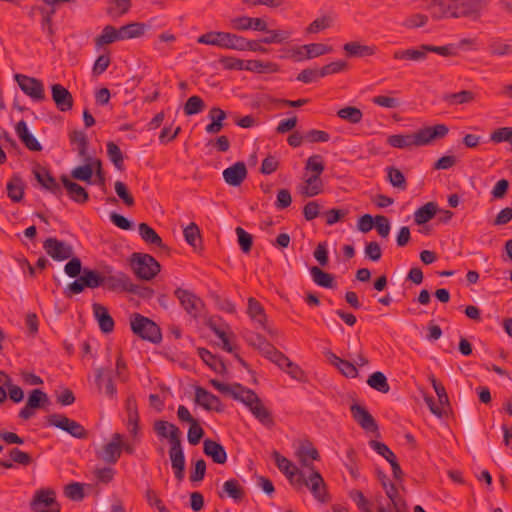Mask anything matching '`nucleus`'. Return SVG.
Returning a JSON list of instances; mask_svg holds the SVG:
<instances>
[{
  "mask_svg": "<svg viewBox=\"0 0 512 512\" xmlns=\"http://www.w3.org/2000/svg\"><path fill=\"white\" fill-rule=\"evenodd\" d=\"M209 383L219 392L230 395L233 399L246 405L253 416L266 428L271 429L275 426L271 411L264 406L261 399L253 390L244 387L240 383L228 385L217 379H211Z\"/></svg>",
  "mask_w": 512,
  "mask_h": 512,
  "instance_id": "nucleus-1",
  "label": "nucleus"
},
{
  "mask_svg": "<svg viewBox=\"0 0 512 512\" xmlns=\"http://www.w3.org/2000/svg\"><path fill=\"white\" fill-rule=\"evenodd\" d=\"M153 430L160 438L169 440V458L174 471L175 478L182 481L185 477V455L181 444V431L173 423L165 420H156L153 424Z\"/></svg>",
  "mask_w": 512,
  "mask_h": 512,
  "instance_id": "nucleus-2",
  "label": "nucleus"
},
{
  "mask_svg": "<svg viewBox=\"0 0 512 512\" xmlns=\"http://www.w3.org/2000/svg\"><path fill=\"white\" fill-rule=\"evenodd\" d=\"M449 128L445 124H436L419 129L411 134H394L387 138V143L394 148L407 149L431 144L447 136Z\"/></svg>",
  "mask_w": 512,
  "mask_h": 512,
  "instance_id": "nucleus-3",
  "label": "nucleus"
},
{
  "mask_svg": "<svg viewBox=\"0 0 512 512\" xmlns=\"http://www.w3.org/2000/svg\"><path fill=\"white\" fill-rule=\"evenodd\" d=\"M128 263L135 276L145 281L152 280L161 270L160 263L147 253H132Z\"/></svg>",
  "mask_w": 512,
  "mask_h": 512,
  "instance_id": "nucleus-4",
  "label": "nucleus"
},
{
  "mask_svg": "<svg viewBox=\"0 0 512 512\" xmlns=\"http://www.w3.org/2000/svg\"><path fill=\"white\" fill-rule=\"evenodd\" d=\"M105 286V275L99 271L90 268H84L82 274L73 282L67 285L63 294L67 298L80 294L85 288L95 289Z\"/></svg>",
  "mask_w": 512,
  "mask_h": 512,
  "instance_id": "nucleus-5",
  "label": "nucleus"
},
{
  "mask_svg": "<svg viewBox=\"0 0 512 512\" xmlns=\"http://www.w3.org/2000/svg\"><path fill=\"white\" fill-rule=\"evenodd\" d=\"M130 328L133 334L142 340H146L154 344L159 343L162 340L161 329L159 326L148 317L139 313H133L130 316Z\"/></svg>",
  "mask_w": 512,
  "mask_h": 512,
  "instance_id": "nucleus-6",
  "label": "nucleus"
},
{
  "mask_svg": "<svg viewBox=\"0 0 512 512\" xmlns=\"http://www.w3.org/2000/svg\"><path fill=\"white\" fill-rule=\"evenodd\" d=\"M243 36L230 32L210 31L198 37L199 44L217 46L222 49L241 50Z\"/></svg>",
  "mask_w": 512,
  "mask_h": 512,
  "instance_id": "nucleus-7",
  "label": "nucleus"
},
{
  "mask_svg": "<svg viewBox=\"0 0 512 512\" xmlns=\"http://www.w3.org/2000/svg\"><path fill=\"white\" fill-rule=\"evenodd\" d=\"M453 18L478 21L489 6V0H451Z\"/></svg>",
  "mask_w": 512,
  "mask_h": 512,
  "instance_id": "nucleus-8",
  "label": "nucleus"
},
{
  "mask_svg": "<svg viewBox=\"0 0 512 512\" xmlns=\"http://www.w3.org/2000/svg\"><path fill=\"white\" fill-rule=\"evenodd\" d=\"M49 426L59 428L77 439H87L89 432L79 422L63 414H51L46 418Z\"/></svg>",
  "mask_w": 512,
  "mask_h": 512,
  "instance_id": "nucleus-9",
  "label": "nucleus"
},
{
  "mask_svg": "<svg viewBox=\"0 0 512 512\" xmlns=\"http://www.w3.org/2000/svg\"><path fill=\"white\" fill-rule=\"evenodd\" d=\"M311 474L308 479H305L303 473L297 478L296 483L308 487L316 500L321 503L329 501L326 483L321 474L315 470L314 466L311 467Z\"/></svg>",
  "mask_w": 512,
  "mask_h": 512,
  "instance_id": "nucleus-10",
  "label": "nucleus"
},
{
  "mask_svg": "<svg viewBox=\"0 0 512 512\" xmlns=\"http://www.w3.org/2000/svg\"><path fill=\"white\" fill-rule=\"evenodd\" d=\"M15 81L22 92L35 102H42L46 99L43 82L35 77L24 74H15Z\"/></svg>",
  "mask_w": 512,
  "mask_h": 512,
  "instance_id": "nucleus-11",
  "label": "nucleus"
},
{
  "mask_svg": "<svg viewBox=\"0 0 512 512\" xmlns=\"http://www.w3.org/2000/svg\"><path fill=\"white\" fill-rule=\"evenodd\" d=\"M122 447L123 435L114 433L111 441L96 451V457L109 465H115L121 457Z\"/></svg>",
  "mask_w": 512,
  "mask_h": 512,
  "instance_id": "nucleus-12",
  "label": "nucleus"
},
{
  "mask_svg": "<svg viewBox=\"0 0 512 512\" xmlns=\"http://www.w3.org/2000/svg\"><path fill=\"white\" fill-rule=\"evenodd\" d=\"M49 403L48 395L40 390L34 389L29 393L26 405L19 411V418L28 420L35 415V410L44 407Z\"/></svg>",
  "mask_w": 512,
  "mask_h": 512,
  "instance_id": "nucleus-13",
  "label": "nucleus"
},
{
  "mask_svg": "<svg viewBox=\"0 0 512 512\" xmlns=\"http://www.w3.org/2000/svg\"><path fill=\"white\" fill-rule=\"evenodd\" d=\"M46 253L56 261H64L73 256V248L57 238H48L43 243Z\"/></svg>",
  "mask_w": 512,
  "mask_h": 512,
  "instance_id": "nucleus-14",
  "label": "nucleus"
},
{
  "mask_svg": "<svg viewBox=\"0 0 512 512\" xmlns=\"http://www.w3.org/2000/svg\"><path fill=\"white\" fill-rule=\"evenodd\" d=\"M174 295L177 297L181 306L189 315L194 318L199 315L200 310L203 307V302L198 296H196L193 292L183 288H177L174 291Z\"/></svg>",
  "mask_w": 512,
  "mask_h": 512,
  "instance_id": "nucleus-15",
  "label": "nucleus"
},
{
  "mask_svg": "<svg viewBox=\"0 0 512 512\" xmlns=\"http://www.w3.org/2000/svg\"><path fill=\"white\" fill-rule=\"evenodd\" d=\"M58 505L59 503L56 500L55 491L50 488H42L34 493L30 502V509L33 512H39L41 510L52 509Z\"/></svg>",
  "mask_w": 512,
  "mask_h": 512,
  "instance_id": "nucleus-16",
  "label": "nucleus"
},
{
  "mask_svg": "<svg viewBox=\"0 0 512 512\" xmlns=\"http://www.w3.org/2000/svg\"><path fill=\"white\" fill-rule=\"evenodd\" d=\"M106 289L114 292H136L135 284L124 272H116L113 275L105 276Z\"/></svg>",
  "mask_w": 512,
  "mask_h": 512,
  "instance_id": "nucleus-17",
  "label": "nucleus"
},
{
  "mask_svg": "<svg viewBox=\"0 0 512 512\" xmlns=\"http://www.w3.org/2000/svg\"><path fill=\"white\" fill-rule=\"evenodd\" d=\"M350 411L355 422L368 432H378V424L370 412L362 405L354 403L350 406Z\"/></svg>",
  "mask_w": 512,
  "mask_h": 512,
  "instance_id": "nucleus-18",
  "label": "nucleus"
},
{
  "mask_svg": "<svg viewBox=\"0 0 512 512\" xmlns=\"http://www.w3.org/2000/svg\"><path fill=\"white\" fill-rule=\"evenodd\" d=\"M195 402L207 411L222 412L224 410L220 398L200 386L195 388Z\"/></svg>",
  "mask_w": 512,
  "mask_h": 512,
  "instance_id": "nucleus-19",
  "label": "nucleus"
},
{
  "mask_svg": "<svg viewBox=\"0 0 512 512\" xmlns=\"http://www.w3.org/2000/svg\"><path fill=\"white\" fill-rule=\"evenodd\" d=\"M51 97L56 108L61 112L70 111L74 105V99L70 91L61 84L51 86Z\"/></svg>",
  "mask_w": 512,
  "mask_h": 512,
  "instance_id": "nucleus-20",
  "label": "nucleus"
},
{
  "mask_svg": "<svg viewBox=\"0 0 512 512\" xmlns=\"http://www.w3.org/2000/svg\"><path fill=\"white\" fill-rule=\"evenodd\" d=\"M36 180L39 184L53 195L60 197L62 195V188L51 173L44 167L39 165L33 170Z\"/></svg>",
  "mask_w": 512,
  "mask_h": 512,
  "instance_id": "nucleus-21",
  "label": "nucleus"
},
{
  "mask_svg": "<svg viewBox=\"0 0 512 512\" xmlns=\"http://www.w3.org/2000/svg\"><path fill=\"white\" fill-rule=\"evenodd\" d=\"M247 174L245 163L238 161L223 171V178L228 185L238 187L246 179Z\"/></svg>",
  "mask_w": 512,
  "mask_h": 512,
  "instance_id": "nucleus-22",
  "label": "nucleus"
},
{
  "mask_svg": "<svg viewBox=\"0 0 512 512\" xmlns=\"http://www.w3.org/2000/svg\"><path fill=\"white\" fill-rule=\"evenodd\" d=\"M95 384L99 391H101L104 386L105 394L110 398H114L116 396L117 389L113 383L112 371L110 368L100 367L95 370Z\"/></svg>",
  "mask_w": 512,
  "mask_h": 512,
  "instance_id": "nucleus-23",
  "label": "nucleus"
},
{
  "mask_svg": "<svg viewBox=\"0 0 512 512\" xmlns=\"http://www.w3.org/2000/svg\"><path fill=\"white\" fill-rule=\"evenodd\" d=\"M60 180L67 190L68 196L78 204H84L89 200V194L84 187L69 179L67 175H62Z\"/></svg>",
  "mask_w": 512,
  "mask_h": 512,
  "instance_id": "nucleus-24",
  "label": "nucleus"
},
{
  "mask_svg": "<svg viewBox=\"0 0 512 512\" xmlns=\"http://www.w3.org/2000/svg\"><path fill=\"white\" fill-rule=\"evenodd\" d=\"M92 310L100 330L106 334L111 333L114 330L115 323L108 309L100 303H93Z\"/></svg>",
  "mask_w": 512,
  "mask_h": 512,
  "instance_id": "nucleus-25",
  "label": "nucleus"
},
{
  "mask_svg": "<svg viewBox=\"0 0 512 512\" xmlns=\"http://www.w3.org/2000/svg\"><path fill=\"white\" fill-rule=\"evenodd\" d=\"M203 452L217 464H224L227 461V453L223 445L212 439L204 440Z\"/></svg>",
  "mask_w": 512,
  "mask_h": 512,
  "instance_id": "nucleus-26",
  "label": "nucleus"
},
{
  "mask_svg": "<svg viewBox=\"0 0 512 512\" xmlns=\"http://www.w3.org/2000/svg\"><path fill=\"white\" fill-rule=\"evenodd\" d=\"M15 131L21 142L30 151H41L42 146L39 141L29 132L24 120L19 121L15 126Z\"/></svg>",
  "mask_w": 512,
  "mask_h": 512,
  "instance_id": "nucleus-27",
  "label": "nucleus"
},
{
  "mask_svg": "<svg viewBox=\"0 0 512 512\" xmlns=\"http://www.w3.org/2000/svg\"><path fill=\"white\" fill-rule=\"evenodd\" d=\"M138 231L141 239L146 244L156 246L164 251H169L168 246L163 243L162 238L147 223H140L138 226Z\"/></svg>",
  "mask_w": 512,
  "mask_h": 512,
  "instance_id": "nucleus-28",
  "label": "nucleus"
},
{
  "mask_svg": "<svg viewBox=\"0 0 512 512\" xmlns=\"http://www.w3.org/2000/svg\"><path fill=\"white\" fill-rule=\"evenodd\" d=\"M428 10L430 15L435 20L443 18H453L452 2L451 0H437L433 1Z\"/></svg>",
  "mask_w": 512,
  "mask_h": 512,
  "instance_id": "nucleus-29",
  "label": "nucleus"
},
{
  "mask_svg": "<svg viewBox=\"0 0 512 512\" xmlns=\"http://www.w3.org/2000/svg\"><path fill=\"white\" fill-rule=\"evenodd\" d=\"M272 456L278 469L286 475L291 483H293L295 475L300 477L302 472L288 458L281 455L278 451H273Z\"/></svg>",
  "mask_w": 512,
  "mask_h": 512,
  "instance_id": "nucleus-30",
  "label": "nucleus"
},
{
  "mask_svg": "<svg viewBox=\"0 0 512 512\" xmlns=\"http://www.w3.org/2000/svg\"><path fill=\"white\" fill-rule=\"evenodd\" d=\"M25 183L19 174H13L6 185L7 195L11 201L18 203L23 199Z\"/></svg>",
  "mask_w": 512,
  "mask_h": 512,
  "instance_id": "nucleus-31",
  "label": "nucleus"
},
{
  "mask_svg": "<svg viewBox=\"0 0 512 512\" xmlns=\"http://www.w3.org/2000/svg\"><path fill=\"white\" fill-rule=\"evenodd\" d=\"M343 50L349 57H366L376 54L377 47L374 45H363L352 41L344 44Z\"/></svg>",
  "mask_w": 512,
  "mask_h": 512,
  "instance_id": "nucleus-32",
  "label": "nucleus"
},
{
  "mask_svg": "<svg viewBox=\"0 0 512 512\" xmlns=\"http://www.w3.org/2000/svg\"><path fill=\"white\" fill-rule=\"evenodd\" d=\"M198 355L203 360V362L208 365L214 372L221 375L227 372V368L223 360L212 354L208 349L199 348Z\"/></svg>",
  "mask_w": 512,
  "mask_h": 512,
  "instance_id": "nucleus-33",
  "label": "nucleus"
},
{
  "mask_svg": "<svg viewBox=\"0 0 512 512\" xmlns=\"http://www.w3.org/2000/svg\"><path fill=\"white\" fill-rule=\"evenodd\" d=\"M247 314L260 327H265V323L268 322L263 305L253 297L248 298Z\"/></svg>",
  "mask_w": 512,
  "mask_h": 512,
  "instance_id": "nucleus-34",
  "label": "nucleus"
},
{
  "mask_svg": "<svg viewBox=\"0 0 512 512\" xmlns=\"http://www.w3.org/2000/svg\"><path fill=\"white\" fill-rule=\"evenodd\" d=\"M425 44L420 45L418 48H409L405 50H396L393 53L395 60H406V61H422L427 57L426 50L424 49Z\"/></svg>",
  "mask_w": 512,
  "mask_h": 512,
  "instance_id": "nucleus-35",
  "label": "nucleus"
},
{
  "mask_svg": "<svg viewBox=\"0 0 512 512\" xmlns=\"http://www.w3.org/2000/svg\"><path fill=\"white\" fill-rule=\"evenodd\" d=\"M328 359L331 364L338 368V370L345 376L350 378H355L358 376V370L354 364L351 362L344 360L332 352L327 354Z\"/></svg>",
  "mask_w": 512,
  "mask_h": 512,
  "instance_id": "nucleus-36",
  "label": "nucleus"
},
{
  "mask_svg": "<svg viewBox=\"0 0 512 512\" xmlns=\"http://www.w3.org/2000/svg\"><path fill=\"white\" fill-rule=\"evenodd\" d=\"M95 46L97 49L104 45L112 44L116 41H121L119 29H116L112 25H106L101 34L95 38Z\"/></svg>",
  "mask_w": 512,
  "mask_h": 512,
  "instance_id": "nucleus-37",
  "label": "nucleus"
},
{
  "mask_svg": "<svg viewBox=\"0 0 512 512\" xmlns=\"http://www.w3.org/2000/svg\"><path fill=\"white\" fill-rule=\"evenodd\" d=\"M313 281L320 287L333 289L336 287L335 278L332 274L323 271L317 266L310 268Z\"/></svg>",
  "mask_w": 512,
  "mask_h": 512,
  "instance_id": "nucleus-38",
  "label": "nucleus"
},
{
  "mask_svg": "<svg viewBox=\"0 0 512 512\" xmlns=\"http://www.w3.org/2000/svg\"><path fill=\"white\" fill-rule=\"evenodd\" d=\"M438 211V205L435 202H428L414 212V222L422 225L434 218Z\"/></svg>",
  "mask_w": 512,
  "mask_h": 512,
  "instance_id": "nucleus-39",
  "label": "nucleus"
},
{
  "mask_svg": "<svg viewBox=\"0 0 512 512\" xmlns=\"http://www.w3.org/2000/svg\"><path fill=\"white\" fill-rule=\"evenodd\" d=\"M245 70L263 74V73H276L279 71L278 64L274 62H263L261 60H247Z\"/></svg>",
  "mask_w": 512,
  "mask_h": 512,
  "instance_id": "nucleus-40",
  "label": "nucleus"
},
{
  "mask_svg": "<svg viewBox=\"0 0 512 512\" xmlns=\"http://www.w3.org/2000/svg\"><path fill=\"white\" fill-rule=\"evenodd\" d=\"M147 25L140 22H132L119 28L121 40L132 39L142 36L146 31Z\"/></svg>",
  "mask_w": 512,
  "mask_h": 512,
  "instance_id": "nucleus-41",
  "label": "nucleus"
},
{
  "mask_svg": "<svg viewBox=\"0 0 512 512\" xmlns=\"http://www.w3.org/2000/svg\"><path fill=\"white\" fill-rule=\"evenodd\" d=\"M0 382L8 389L10 399L19 403L24 398V392L21 387L12 383L11 377L4 371L0 370Z\"/></svg>",
  "mask_w": 512,
  "mask_h": 512,
  "instance_id": "nucleus-42",
  "label": "nucleus"
},
{
  "mask_svg": "<svg viewBox=\"0 0 512 512\" xmlns=\"http://www.w3.org/2000/svg\"><path fill=\"white\" fill-rule=\"evenodd\" d=\"M386 496L390 500L386 507L394 508L400 512V509L408 508L406 500L400 496L394 483H389V487L385 489Z\"/></svg>",
  "mask_w": 512,
  "mask_h": 512,
  "instance_id": "nucleus-43",
  "label": "nucleus"
},
{
  "mask_svg": "<svg viewBox=\"0 0 512 512\" xmlns=\"http://www.w3.org/2000/svg\"><path fill=\"white\" fill-rule=\"evenodd\" d=\"M475 99V94L470 90H462L456 93H449L443 96V101L449 105H460L470 103Z\"/></svg>",
  "mask_w": 512,
  "mask_h": 512,
  "instance_id": "nucleus-44",
  "label": "nucleus"
},
{
  "mask_svg": "<svg viewBox=\"0 0 512 512\" xmlns=\"http://www.w3.org/2000/svg\"><path fill=\"white\" fill-rule=\"evenodd\" d=\"M367 384L381 393H388L390 390L387 377L380 371L372 373L367 379Z\"/></svg>",
  "mask_w": 512,
  "mask_h": 512,
  "instance_id": "nucleus-45",
  "label": "nucleus"
},
{
  "mask_svg": "<svg viewBox=\"0 0 512 512\" xmlns=\"http://www.w3.org/2000/svg\"><path fill=\"white\" fill-rule=\"evenodd\" d=\"M107 147V156L109 160L113 163V165L119 170H124V156L117 144L113 141H109L106 145Z\"/></svg>",
  "mask_w": 512,
  "mask_h": 512,
  "instance_id": "nucleus-46",
  "label": "nucleus"
},
{
  "mask_svg": "<svg viewBox=\"0 0 512 512\" xmlns=\"http://www.w3.org/2000/svg\"><path fill=\"white\" fill-rule=\"evenodd\" d=\"M69 140L71 144H77L79 156L86 157L89 142L85 132L74 130L69 134Z\"/></svg>",
  "mask_w": 512,
  "mask_h": 512,
  "instance_id": "nucleus-47",
  "label": "nucleus"
},
{
  "mask_svg": "<svg viewBox=\"0 0 512 512\" xmlns=\"http://www.w3.org/2000/svg\"><path fill=\"white\" fill-rule=\"evenodd\" d=\"M305 49V59H312L332 52L333 48L322 43H311L300 46Z\"/></svg>",
  "mask_w": 512,
  "mask_h": 512,
  "instance_id": "nucleus-48",
  "label": "nucleus"
},
{
  "mask_svg": "<svg viewBox=\"0 0 512 512\" xmlns=\"http://www.w3.org/2000/svg\"><path fill=\"white\" fill-rule=\"evenodd\" d=\"M306 185L302 189V194L307 197H313L320 194L323 190V182L318 175H311L306 179Z\"/></svg>",
  "mask_w": 512,
  "mask_h": 512,
  "instance_id": "nucleus-49",
  "label": "nucleus"
},
{
  "mask_svg": "<svg viewBox=\"0 0 512 512\" xmlns=\"http://www.w3.org/2000/svg\"><path fill=\"white\" fill-rule=\"evenodd\" d=\"M183 234L186 242L194 247V249H197V247L201 246V233L197 224L191 222L187 227L184 228Z\"/></svg>",
  "mask_w": 512,
  "mask_h": 512,
  "instance_id": "nucleus-50",
  "label": "nucleus"
},
{
  "mask_svg": "<svg viewBox=\"0 0 512 512\" xmlns=\"http://www.w3.org/2000/svg\"><path fill=\"white\" fill-rule=\"evenodd\" d=\"M247 342L249 345L257 348L264 356H267L268 353L273 349V345L269 343L264 336L259 333H252L247 337Z\"/></svg>",
  "mask_w": 512,
  "mask_h": 512,
  "instance_id": "nucleus-51",
  "label": "nucleus"
},
{
  "mask_svg": "<svg viewBox=\"0 0 512 512\" xmlns=\"http://www.w3.org/2000/svg\"><path fill=\"white\" fill-rule=\"evenodd\" d=\"M337 116L349 123L357 124L361 122L363 118V113L357 107L348 106L338 110Z\"/></svg>",
  "mask_w": 512,
  "mask_h": 512,
  "instance_id": "nucleus-52",
  "label": "nucleus"
},
{
  "mask_svg": "<svg viewBox=\"0 0 512 512\" xmlns=\"http://www.w3.org/2000/svg\"><path fill=\"white\" fill-rule=\"evenodd\" d=\"M36 9L40 12L42 19H41V27L42 30L46 31L48 36L52 38L54 36V29L52 26V18L56 12L55 8H51L50 10L46 9L45 7H36Z\"/></svg>",
  "mask_w": 512,
  "mask_h": 512,
  "instance_id": "nucleus-53",
  "label": "nucleus"
},
{
  "mask_svg": "<svg viewBox=\"0 0 512 512\" xmlns=\"http://www.w3.org/2000/svg\"><path fill=\"white\" fill-rule=\"evenodd\" d=\"M223 491L233 500L240 501L245 493L236 479H230L223 484Z\"/></svg>",
  "mask_w": 512,
  "mask_h": 512,
  "instance_id": "nucleus-54",
  "label": "nucleus"
},
{
  "mask_svg": "<svg viewBox=\"0 0 512 512\" xmlns=\"http://www.w3.org/2000/svg\"><path fill=\"white\" fill-rule=\"evenodd\" d=\"M387 177L393 187L400 190H405L407 188L405 176L398 168L393 166L388 167Z\"/></svg>",
  "mask_w": 512,
  "mask_h": 512,
  "instance_id": "nucleus-55",
  "label": "nucleus"
},
{
  "mask_svg": "<svg viewBox=\"0 0 512 512\" xmlns=\"http://www.w3.org/2000/svg\"><path fill=\"white\" fill-rule=\"evenodd\" d=\"M297 456L303 466H306L311 469L313 466L307 462V459L310 458L312 460H319L320 455L316 448H314L311 444L308 446H301L297 451Z\"/></svg>",
  "mask_w": 512,
  "mask_h": 512,
  "instance_id": "nucleus-56",
  "label": "nucleus"
},
{
  "mask_svg": "<svg viewBox=\"0 0 512 512\" xmlns=\"http://www.w3.org/2000/svg\"><path fill=\"white\" fill-rule=\"evenodd\" d=\"M268 35L261 39L264 44L282 43L291 37V31L288 30H269L265 31Z\"/></svg>",
  "mask_w": 512,
  "mask_h": 512,
  "instance_id": "nucleus-57",
  "label": "nucleus"
},
{
  "mask_svg": "<svg viewBox=\"0 0 512 512\" xmlns=\"http://www.w3.org/2000/svg\"><path fill=\"white\" fill-rule=\"evenodd\" d=\"M205 108V102L200 96H191L184 105V113L187 116L195 115L202 112Z\"/></svg>",
  "mask_w": 512,
  "mask_h": 512,
  "instance_id": "nucleus-58",
  "label": "nucleus"
},
{
  "mask_svg": "<svg viewBox=\"0 0 512 512\" xmlns=\"http://www.w3.org/2000/svg\"><path fill=\"white\" fill-rule=\"evenodd\" d=\"M93 175L92 164H85L74 168L71 172L72 178L83 182L91 183Z\"/></svg>",
  "mask_w": 512,
  "mask_h": 512,
  "instance_id": "nucleus-59",
  "label": "nucleus"
},
{
  "mask_svg": "<svg viewBox=\"0 0 512 512\" xmlns=\"http://www.w3.org/2000/svg\"><path fill=\"white\" fill-rule=\"evenodd\" d=\"M65 495L73 501H81L85 497L83 484L79 482H72L65 486Z\"/></svg>",
  "mask_w": 512,
  "mask_h": 512,
  "instance_id": "nucleus-60",
  "label": "nucleus"
},
{
  "mask_svg": "<svg viewBox=\"0 0 512 512\" xmlns=\"http://www.w3.org/2000/svg\"><path fill=\"white\" fill-rule=\"evenodd\" d=\"M235 232L238 237V244L241 250L244 253H249L253 245L252 235L245 231L242 227H237L235 229Z\"/></svg>",
  "mask_w": 512,
  "mask_h": 512,
  "instance_id": "nucleus-61",
  "label": "nucleus"
},
{
  "mask_svg": "<svg viewBox=\"0 0 512 512\" xmlns=\"http://www.w3.org/2000/svg\"><path fill=\"white\" fill-rule=\"evenodd\" d=\"M325 169L323 158L321 155H312L310 156L305 164V170L312 171L313 175L320 176Z\"/></svg>",
  "mask_w": 512,
  "mask_h": 512,
  "instance_id": "nucleus-62",
  "label": "nucleus"
},
{
  "mask_svg": "<svg viewBox=\"0 0 512 512\" xmlns=\"http://www.w3.org/2000/svg\"><path fill=\"white\" fill-rule=\"evenodd\" d=\"M115 192L117 196L123 201V203L132 207L135 204L133 196L130 194L126 184L122 181H116L114 184Z\"/></svg>",
  "mask_w": 512,
  "mask_h": 512,
  "instance_id": "nucleus-63",
  "label": "nucleus"
},
{
  "mask_svg": "<svg viewBox=\"0 0 512 512\" xmlns=\"http://www.w3.org/2000/svg\"><path fill=\"white\" fill-rule=\"evenodd\" d=\"M490 140L494 143L509 142L512 144V128L501 127L493 131Z\"/></svg>",
  "mask_w": 512,
  "mask_h": 512,
  "instance_id": "nucleus-64",
  "label": "nucleus"
}]
</instances>
